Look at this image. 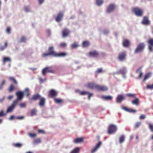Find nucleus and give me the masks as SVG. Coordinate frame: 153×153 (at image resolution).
Here are the masks:
<instances>
[{
  "label": "nucleus",
  "mask_w": 153,
  "mask_h": 153,
  "mask_svg": "<svg viewBox=\"0 0 153 153\" xmlns=\"http://www.w3.org/2000/svg\"><path fill=\"white\" fill-rule=\"evenodd\" d=\"M53 47L51 46L48 49V53H43L42 56L45 57L50 55H52L56 57H64L67 55V53L63 52L56 53L54 50Z\"/></svg>",
  "instance_id": "1"
},
{
  "label": "nucleus",
  "mask_w": 153,
  "mask_h": 153,
  "mask_svg": "<svg viewBox=\"0 0 153 153\" xmlns=\"http://www.w3.org/2000/svg\"><path fill=\"white\" fill-rule=\"evenodd\" d=\"M132 11L137 16H142L143 14V10L138 7H136L133 8Z\"/></svg>",
  "instance_id": "2"
},
{
  "label": "nucleus",
  "mask_w": 153,
  "mask_h": 153,
  "mask_svg": "<svg viewBox=\"0 0 153 153\" xmlns=\"http://www.w3.org/2000/svg\"><path fill=\"white\" fill-rule=\"evenodd\" d=\"M54 73L52 67H46L43 69L42 71V74L44 76H45L47 73Z\"/></svg>",
  "instance_id": "3"
},
{
  "label": "nucleus",
  "mask_w": 153,
  "mask_h": 153,
  "mask_svg": "<svg viewBox=\"0 0 153 153\" xmlns=\"http://www.w3.org/2000/svg\"><path fill=\"white\" fill-rule=\"evenodd\" d=\"M117 130L116 126L113 124H110L108 127L107 133L109 134H112L115 132Z\"/></svg>",
  "instance_id": "4"
},
{
  "label": "nucleus",
  "mask_w": 153,
  "mask_h": 153,
  "mask_svg": "<svg viewBox=\"0 0 153 153\" xmlns=\"http://www.w3.org/2000/svg\"><path fill=\"white\" fill-rule=\"evenodd\" d=\"M145 47V45L144 43H139L135 50V53H136L142 51L143 50Z\"/></svg>",
  "instance_id": "5"
},
{
  "label": "nucleus",
  "mask_w": 153,
  "mask_h": 153,
  "mask_svg": "<svg viewBox=\"0 0 153 153\" xmlns=\"http://www.w3.org/2000/svg\"><path fill=\"white\" fill-rule=\"evenodd\" d=\"M17 104V100H14L12 105L8 108L6 111L7 113L12 112Z\"/></svg>",
  "instance_id": "6"
},
{
  "label": "nucleus",
  "mask_w": 153,
  "mask_h": 153,
  "mask_svg": "<svg viewBox=\"0 0 153 153\" xmlns=\"http://www.w3.org/2000/svg\"><path fill=\"white\" fill-rule=\"evenodd\" d=\"M58 93L54 89H51L49 92L48 97H49L53 98L57 95Z\"/></svg>",
  "instance_id": "7"
},
{
  "label": "nucleus",
  "mask_w": 153,
  "mask_h": 153,
  "mask_svg": "<svg viewBox=\"0 0 153 153\" xmlns=\"http://www.w3.org/2000/svg\"><path fill=\"white\" fill-rule=\"evenodd\" d=\"M16 95L17 96V99L15 100H17V104L19 101L22 100L24 96V94L22 92L19 91L16 93Z\"/></svg>",
  "instance_id": "8"
},
{
  "label": "nucleus",
  "mask_w": 153,
  "mask_h": 153,
  "mask_svg": "<svg viewBox=\"0 0 153 153\" xmlns=\"http://www.w3.org/2000/svg\"><path fill=\"white\" fill-rule=\"evenodd\" d=\"M70 31L67 28H64L62 31V36L63 37H65L68 36L70 34Z\"/></svg>",
  "instance_id": "9"
},
{
  "label": "nucleus",
  "mask_w": 153,
  "mask_h": 153,
  "mask_svg": "<svg viewBox=\"0 0 153 153\" xmlns=\"http://www.w3.org/2000/svg\"><path fill=\"white\" fill-rule=\"evenodd\" d=\"M98 85L94 82L88 83L87 87L89 88L93 89H97Z\"/></svg>",
  "instance_id": "10"
},
{
  "label": "nucleus",
  "mask_w": 153,
  "mask_h": 153,
  "mask_svg": "<svg viewBox=\"0 0 153 153\" xmlns=\"http://www.w3.org/2000/svg\"><path fill=\"white\" fill-rule=\"evenodd\" d=\"M97 90L99 91H106L108 90V88L105 85H98Z\"/></svg>",
  "instance_id": "11"
},
{
  "label": "nucleus",
  "mask_w": 153,
  "mask_h": 153,
  "mask_svg": "<svg viewBox=\"0 0 153 153\" xmlns=\"http://www.w3.org/2000/svg\"><path fill=\"white\" fill-rule=\"evenodd\" d=\"M148 43L149 44L148 49L149 51L152 52L153 51V38L149 39L148 41Z\"/></svg>",
  "instance_id": "12"
},
{
  "label": "nucleus",
  "mask_w": 153,
  "mask_h": 153,
  "mask_svg": "<svg viewBox=\"0 0 153 153\" xmlns=\"http://www.w3.org/2000/svg\"><path fill=\"white\" fill-rule=\"evenodd\" d=\"M63 13L62 12H59L58 13L57 16L55 17V20L56 22H59L61 21L63 17Z\"/></svg>",
  "instance_id": "13"
},
{
  "label": "nucleus",
  "mask_w": 153,
  "mask_h": 153,
  "mask_svg": "<svg viewBox=\"0 0 153 153\" xmlns=\"http://www.w3.org/2000/svg\"><path fill=\"white\" fill-rule=\"evenodd\" d=\"M102 143L101 142H99L98 143H97L95 146L91 150V153H94L96 152L99 148L100 147Z\"/></svg>",
  "instance_id": "14"
},
{
  "label": "nucleus",
  "mask_w": 153,
  "mask_h": 153,
  "mask_svg": "<svg viewBox=\"0 0 153 153\" xmlns=\"http://www.w3.org/2000/svg\"><path fill=\"white\" fill-rule=\"evenodd\" d=\"M126 53L123 52L120 53L118 56V59L120 61H123L126 58Z\"/></svg>",
  "instance_id": "15"
},
{
  "label": "nucleus",
  "mask_w": 153,
  "mask_h": 153,
  "mask_svg": "<svg viewBox=\"0 0 153 153\" xmlns=\"http://www.w3.org/2000/svg\"><path fill=\"white\" fill-rule=\"evenodd\" d=\"M115 7V6L114 4H111L109 5L107 8L106 12L108 13L112 11L114 9Z\"/></svg>",
  "instance_id": "16"
},
{
  "label": "nucleus",
  "mask_w": 153,
  "mask_h": 153,
  "mask_svg": "<svg viewBox=\"0 0 153 153\" xmlns=\"http://www.w3.org/2000/svg\"><path fill=\"white\" fill-rule=\"evenodd\" d=\"M89 55L93 57H97L99 55L98 53L96 51H90L89 53Z\"/></svg>",
  "instance_id": "17"
},
{
  "label": "nucleus",
  "mask_w": 153,
  "mask_h": 153,
  "mask_svg": "<svg viewBox=\"0 0 153 153\" xmlns=\"http://www.w3.org/2000/svg\"><path fill=\"white\" fill-rule=\"evenodd\" d=\"M130 42L128 39H124L123 42V46L125 47H128L130 45Z\"/></svg>",
  "instance_id": "18"
},
{
  "label": "nucleus",
  "mask_w": 153,
  "mask_h": 153,
  "mask_svg": "<svg viewBox=\"0 0 153 153\" xmlns=\"http://www.w3.org/2000/svg\"><path fill=\"white\" fill-rule=\"evenodd\" d=\"M142 23L145 25H149V24L150 22L149 20L148 17L147 16H144L143 17Z\"/></svg>",
  "instance_id": "19"
},
{
  "label": "nucleus",
  "mask_w": 153,
  "mask_h": 153,
  "mask_svg": "<svg viewBox=\"0 0 153 153\" xmlns=\"http://www.w3.org/2000/svg\"><path fill=\"white\" fill-rule=\"evenodd\" d=\"M45 99L44 97H42L40 98V101L39 102V105L40 106H43L45 103Z\"/></svg>",
  "instance_id": "20"
},
{
  "label": "nucleus",
  "mask_w": 153,
  "mask_h": 153,
  "mask_svg": "<svg viewBox=\"0 0 153 153\" xmlns=\"http://www.w3.org/2000/svg\"><path fill=\"white\" fill-rule=\"evenodd\" d=\"M41 98V97L40 95L38 94H35L31 98L30 100H36L40 99Z\"/></svg>",
  "instance_id": "21"
},
{
  "label": "nucleus",
  "mask_w": 153,
  "mask_h": 153,
  "mask_svg": "<svg viewBox=\"0 0 153 153\" xmlns=\"http://www.w3.org/2000/svg\"><path fill=\"white\" fill-rule=\"evenodd\" d=\"M124 99V97L123 95H119L117 98V102L118 103H120Z\"/></svg>",
  "instance_id": "22"
},
{
  "label": "nucleus",
  "mask_w": 153,
  "mask_h": 153,
  "mask_svg": "<svg viewBox=\"0 0 153 153\" xmlns=\"http://www.w3.org/2000/svg\"><path fill=\"white\" fill-rule=\"evenodd\" d=\"M24 118V117L23 116L17 117H15L14 115H11L9 118V120H12L15 119H16L18 120H22Z\"/></svg>",
  "instance_id": "23"
},
{
  "label": "nucleus",
  "mask_w": 153,
  "mask_h": 153,
  "mask_svg": "<svg viewBox=\"0 0 153 153\" xmlns=\"http://www.w3.org/2000/svg\"><path fill=\"white\" fill-rule=\"evenodd\" d=\"M126 69L125 68H123L122 69H120L119 71L117 72V74H121L123 75H124L126 73Z\"/></svg>",
  "instance_id": "24"
},
{
  "label": "nucleus",
  "mask_w": 153,
  "mask_h": 153,
  "mask_svg": "<svg viewBox=\"0 0 153 153\" xmlns=\"http://www.w3.org/2000/svg\"><path fill=\"white\" fill-rule=\"evenodd\" d=\"M83 141V138L81 137L80 138H77L74 141V142L76 143H81Z\"/></svg>",
  "instance_id": "25"
},
{
  "label": "nucleus",
  "mask_w": 153,
  "mask_h": 153,
  "mask_svg": "<svg viewBox=\"0 0 153 153\" xmlns=\"http://www.w3.org/2000/svg\"><path fill=\"white\" fill-rule=\"evenodd\" d=\"M134 98L135 99L134 100H133L131 102L132 104L136 105H138L140 102L139 98L136 97Z\"/></svg>",
  "instance_id": "26"
},
{
  "label": "nucleus",
  "mask_w": 153,
  "mask_h": 153,
  "mask_svg": "<svg viewBox=\"0 0 153 153\" xmlns=\"http://www.w3.org/2000/svg\"><path fill=\"white\" fill-rule=\"evenodd\" d=\"M123 109L126 111L131 113H135L136 112V111L133 109H129L126 107H123Z\"/></svg>",
  "instance_id": "27"
},
{
  "label": "nucleus",
  "mask_w": 153,
  "mask_h": 153,
  "mask_svg": "<svg viewBox=\"0 0 153 153\" xmlns=\"http://www.w3.org/2000/svg\"><path fill=\"white\" fill-rule=\"evenodd\" d=\"M152 74V73H148L146 74L144 78L143 81H145L149 78L151 76Z\"/></svg>",
  "instance_id": "28"
},
{
  "label": "nucleus",
  "mask_w": 153,
  "mask_h": 153,
  "mask_svg": "<svg viewBox=\"0 0 153 153\" xmlns=\"http://www.w3.org/2000/svg\"><path fill=\"white\" fill-rule=\"evenodd\" d=\"M16 89V88L12 84H11L8 88V91L9 92H11Z\"/></svg>",
  "instance_id": "29"
},
{
  "label": "nucleus",
  "mask_w": 153,
  "mask_h": 153,
  "mask_svg": "<svg viewBox=\"0 0 153 153\" xmlns=\"http://www.w3.org/2000/svg\"><path fill=\"white\" fill-rule=\"evenodd\" d=\"M90 42L88 41H84L82 43V46L84 47H87L89 46Z\"/></svg>",
  "instance_id": "30"
},
{
  "label": "nucleus",
  "mask_w": 153,
  "mask_h": 153,
  "mask_svg": "<svg viewBox=\"0 0 153 153\" xmlns=\"http://www.w3.org/2000/svg\"><path fill=\"white\" fill-rule=\"evenodd\" d=\"M8 79L10 81L12 82L14 84H17V82L14 77H9Z\"/></svg>",
  "instance_id": "31"
},
{
  "label": "nucleus",
  "mask_w": 153,
  "mask_h": 153,
  "mask_svg": "<svg viewBox=\"0 0 153 153\" xmlns=\"http://www.w3.org/2000/svg\"><path fill=\"white\" fill-rule=\"evenodd\" d=\"M102 98L105 100H111L112 99V97L111 96H102Z\"/></svg>",
  "instance_id": "32"
},
{
  "label": "nucleus",
  "mask_w": 153,
  "mask_h": 153,
  "mask_svg": "<svg viewBox=\"0 0 153 153\" xmlns=\"http://www.w3.org/2000/svg\"><path fill=\"white\" fill-rule=\"evenodd\" d=\"M125 137L124 135L120 136L119 138V142L121 143H123L125 141Z\"/></svg>",
  "instance_id": "33"
},
{
  "label": "nucleus",
  "mask_w": 153,
  "mask_h": 153,
  "mask_svg": "<svg viewBox=\"0 0 153 153\" xmlns=\"http://www.w3.org/2000/svg\"><path fill=\"white\" fill-rule=\"evenodd\" d=\"M54 101L56 103H61L63 102V100L58 98L54 99Z\"/></svg>",
  "instance_id": "34"
},
{
  "label": "nucleus",
  "mask_w": 153,
  "mask_h": 153,
  "mask_svg": "<svg viewBox=\"0 0 153 153\" xmlns=\"http://www.w3.org/2000/svg\"><path fill=\"white\" fill-rule=\"evenodd\" d=\"M11 61L10 58L8 57H4L3 59V61L4 63L6 62H10Z\"/></svg>",
  "instance_id": "35"
},
{
  "label": "nucleus",
  "mask_w": 153,
  "mask_h": 153,
  "mask_svg": "<svg viewBox=\"0 0 153 153\" xmlns=\"http://www.w3.org/2000/svg\"><path fill=\"white\" fill-rule=\"evenodd\" d=\"M41 140L39 138L36 139L34 140L33 143L34 144H38L41 143Z\"/></svg>",
  "instance_id": "36"
},
{
  "label": "nucleus",
  "mask_w": 153,
  "mask_h": 153,
  "mask_svg": "<svg viewBox=\"0 0 153 153\" xmlns=\"http://www.w3.org/2000/svg\"><path fill=\"white\" fill-rule=\"evenodd\" d=\"M6 83V81L5 80H3L0 84V90L2 89L3 87V86Z\"/></svg>",
  "instance_id": "37"
},
{
  "label": "nucleus",
  "mask_w": 153,
  "mask_h": 153,
  "mask_svg": "<svg viewBox=\"0 0 153 153\" xmlns=\"http://www.w3.org/2000/svg\"><path fill=\"white\" fill-rule=\"evenodd\" d=\"M79 151V148H76L72 151L70 153H78Z\"/></svg>",
  "instance_id": "38"
},
{
  "label": "nucleus",
  "mask_w": 153,
  "mask_h": 153,
  "mask_svg": "<svg viewBox=\"0 0 153 153\" xmlns=\"http://www.w3.org/2000/svg\"><path fill=\"white\" fill-rule=\"evenodd\" d=\"M7 42H6L4 43V46H1L0 48V50L2 51L4 50L5 48L7 47Z\"/></svg>",
  "instance_id": "39"
},
{
  "label": "nucleus",
  "mask_w": 153,
  "mask_h": 153,
  "mask_svg": "<svg viewBox=\"0 0 153 153\" xmlns=\"http://www.w3.org/2000/svg\"><path fill=\"white\" fill-rule=\"evenodd\" d=\"M36 109H33L31 112V115L32 116L36 115Z\"/></svg>",
  "instance_id": "40"
},
{
  "label": "nucleus",
  "mask_w": 153,
  "mask_h": 153,
  "mask_svg": "<svg viewBox=\"0 0 153 153\" xmlns=\"http://www.w3.org/2000/svg\"><path fill=\"white\" fill-rule=\"evenodd\" d=\"M103 3L102 0H96V3L98 6H100Z\"/></svg>",
  "instance_id": "41"
},
{
  "label": "nucleus",
  "mask_w": 153,
  "mask_h": 153,
  "mask_svg": "<svg viewBox=\"0 0 153 153\" xmlns=\"http://www.w3.org/2000/svg\"><path fill=\"white\" fill-rule=\"evenodd\" d=\"M127 96L130 97H132L133 98H135L136 94H132L131 93H128L127 94H126Z\"/></svg>",
  "instance_id": "42"
},
{
  "label": "nucleus",
  "mask_w": 153,
  "mask_h": 153,
  "mask_svg": "<svg viewBox=\"0 0 153 153\" xmlns=\"http://www.w3.org/2000/svg\"><path fill=\"white\" fill-rule=\"evenodd\" d=\"M71 47L72 48H76L78 47L79 45L78 44L76 43H74L72 44L71 45Z\"/></svg>",
  "instance_id": "43"
},
{
  "label": "nucleus",
  "mask_w": 153,
  "mask_h": 153,
  "mask_svg": "<svg viewBox=\"0 0 153 153\" xmlns=\"http://www.w3.org/2000/svg\"><path fill=\"white\" fill-rule=\"evenodd\" d=\"M141 125V122H137L134 126V127L135 128H138Z\"/></svg>",
  "instance_id": "44"
},
{
  "label": "nucleus",
  "mask_w": 153,
  "mask_h": 153,
  "mask_svg": "<svg viewBox=\"0 0 153 153\" xmlns=\"http://www.w3.org/2000/svg\"><path fill=\"white\" fill-rule=\"evenodd\" d=\"M26 38L24 36H22L21 37L20 39V42H25Z\"/></svg>",
  "instance_id": "45"
},
{
  "label": "nucleus",
  "mask_w": 153,
  "mask_h": 153,
  "mask_svg": "<svg viewBox=\"0 0 153 153\" xmlns=\"http://www.w3.org/2000/svg\"><path fill=\"white\" fill-rule=\"evenodd\" d=\"M25 95L27 97H28L29 95V90L27 88H26L25 90Z\"/></svg>",
  "instance_id": "46"
},
{
  "label": "nucleus",
  "mask_w": 153,
  "mask_h": 153,
  "mask_svg": "<svg viewBox=\"0 0 153 153\" xmlns=\"http://www.w3.org/2000/svg\"><path fill=\"white\" fill-rule=\"evenodd\" d=\"M88 92L86 91H82L79 92V94L81 95H85L87 94Z\"/></svg>",
  "instance_id": "47"
},
{
  "label": "nucleus",
  "mask_w": 153,
  "mask_h": 153,
  "mask_svg": "<svg viewBox=\"0 0 153 153\" xmlns=\"http://www.w3.org/2000/svg\"><path fill=\"white\" fill-rule=\"evenodd\" d=\"M149 128L150 129L151 131L153 132V124L151 123L149 124Z\"/></svg>",
  "instance_id": "48"
},
{
  "label": "nucleus",
  "mask_w": 153,
  "mask_h": 153,
  "mask_svg": "<svg viewBox=\"0 0 153 153\" xmlns=\"http://www.w3.org/2000/svg\"><path fill=\"white\" fill-rule=\"evenodd\" d=\"M24 10L26 12H28L30 11V8L28 6H25L24 7Z\"/></svg>",
  "instance_id": "49"
},
{
  "label": "nucleus",
  "mask_w": 153,
  "mask_h": 153,
  "mask_svg": "<svg viewBox=\"0 0 153 153\" xmlns=\"http://www.w3.org/2000/svg\"><path fill=\"white\" fill-rule=\"evenodd\" d=\"M66 46V43L64 42H61L59 45L60 47L61 48H65Z\"/></svg>",
  "instance_id": "50"
},
{
  "label": "nucleus",
  "mask_w": 153,
  "mask_h": 153,
  "mask_svg": "<svg viewBox=\"0 0 153 153\" xmlns=\"http://www.w3.org/2000/svg\"><path fill=\"white\" fill-rule=\"evenodd\" d=\"M13 146L17 147H20L22 146V144L20 143H16L13 144Z\"/></svg>",
  "instance_id": "51"
},
{
  "label": "nucleus",
  "mask_w": 153,
  "mask_h": 153,
  "mask_svg": "<svg viewBox=\"0 0 153 153\" xmlns=\"http://www.w3.org/2000/svg\"><path fill=\"white\" fill-rule=\"evenodd\" d=\"M102 72V68H98L96 71V73L97 74H99Z\"/></svg>",
  "instance_id": "52"
},
{
  "label": "nucleus",
  "mask_w": 153,
  "mask_h": 153,
  "mask_svg": "<svg viewBox=\"0 0 153 153\" xmlns=\"http://www.w3.org/2000/svg\"><path fill=\"white\" fill-rule=\"evenodd\" d=\"M20 107L21 108H23L25 107L26 105V104L25 102H23L20 104L19 105Z\"/></svg>",
  "instance_id": "53"
},
{
  "label": "nucleus",
  "mask_w": 153,
  "mask_h": 153,
  "mask_svg": "<svg viewBox=\"0 0 153 153\" xmlns=\"http://www.w3.org/2000/svg\"><path fill=\"white\" fill-rule=\"evenodd\" d=\"M88 95V98L89 100H90L91 97L93 95V94L92 93H90L88 92L87 94Z\"/></svg>",
  "instance_id": "54"
},
{
  "label": "nucleus",
  "mask_w": 153,
  "mask_h": 153,
  "mask_svg": "<svg viewBox=\"0 0 153 153\" xmlns=\"http://www.w3.org/2000/svg\"><path fill=\"white\" fill-rule=\"evenodd\" d=\"M38 133L39 134L41 133V134H45V132L43 130L39 129L38 130Z\"/></svg>",
  "instance_id": "55"
},
{
  "label": "nucleus",
  "mask_w": 153,
  "mask_h": 153,
  "mask_svg": "<svg viewBox=\"0 0 153 153\" xmlns=\"http://www.w3.org/2000/svg\"><path fill=\"white\" fill-rule=\"evenodd\" d=\"M29 135L31 137H35L36 136V134H33L32 133H29Z\"/></svg>",
  "instance_id": "56"
},
{
  "label": "nucleus",
  "mask_w": 153,
  "mask_h": 153,
  "mask_svg": "<svg viewBox=\"0 0 153 153\" xmlns=\"http://www.w3.org/2000/svg\"><path fill=\"white\" fill-rule=\"evenodd\" d=\"M145 117H146L145 115H143V114H142L140 116V117H139V118H140V119L141 120L144 119L145 118Z\"/></svg>",
  "instance_id": "57"
},
{
  "label": "nucleus",
  "mask_w": 153,
  "mask_h": 153,
  "mask_svg": "<svg viewBox=\"0 0 153 153\" xmlns=\"http://www.w3.org/2000/svg\"><path fill=\"white\" fill-rule=\"evenodd\" d=\"M6 115V114L4 113L3 111L1 110V112H0V117H2L5 116Z\"/></svg>",
  "instance_id": "58"
},
{
  "label": "nucleus",
  "mask_w": 153,
  "mask_h": 153,
  "mask_svg": "<svg viewBox=\"0 0 153 153\" xmlns=\"http://www.w3.org/2000/svg\"><path fill=\"white\" fill-rule=\"evenodd\" d=\"M10 30H11L10 28L9 27H8L6 29V32L8 33H10Z\"/></svg>",
  "instance_id": "59"
},
{
  "label": "nucleus",
  "mask_w": 153,
  "mask_h": 153,
  "mask_svg": "<svg viewBox=\"0 0 153 153\" xmlns=\"http://www.w3.org/2000/svg\"><path fill=\"white\" fill-rule=\"evenodd\" d=\"M147 88H150L151 89H153V84L151 85H147Z\"/></svg>",
  "instance_id": "60"
},
{
  "label": "nucleus",
  "mask_w": 153,
  "mask_h": 153,
  "mask_svg": "<svg viewBox=\"0 0 153 153\" xmlns=\"http://www.w3.org/2000/svg\"><path fill=\"white\" fill-rule=\"evenodd\" d=\"M47 33L48 36H50L51 35V31L49 30H47Z\"/></svg>",
  "instance_id": "61"
},
{
  "label": "nucleus",
  "mask_w": 153,
  "mask_h": 153,
  "mask_svg": "<svg viewBox=\"0 0 153 153\" xmlns=\"http://www.w3.org/2000/svg\"><path fill=\"white\" fill-rule=\"evenodd\" d=\"M40 4H41L44 1V0H38Z\"/></svg>",
  "instance_id": "62"
},
{
  "label": "nucleus",
  "mask_w": 153,
  "mask_h": 153,
  "mask_svg": "<svg viewBox=\"0 0 153 153\" xmlns=\"http://www.w3.org/2000/svg\"><path fill=\"white\" fill-rule=\"evenodd\" d=\"M79 92H81V91H80V90L79 89H77L75 90V92L76 93L79 92Z\"/></svg>",
  "instance_id": "63"
},
{
  "label": "nucleus",
  "mask_w": 153,
  "mask_h": 153,
  "mask_svg": "<svg viewBox=\"0 0 153 153\" xmlns=\"http://www.w3.org/2000/svg\"><path fill=\"white\" fill-rule=\"evenodd\" d=\"M143 75V73L142 72L140 73L139 76V78H141Z\"/></svg>",
  "instance_id": "64"
}]
</instances>
